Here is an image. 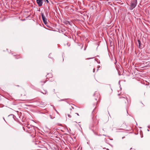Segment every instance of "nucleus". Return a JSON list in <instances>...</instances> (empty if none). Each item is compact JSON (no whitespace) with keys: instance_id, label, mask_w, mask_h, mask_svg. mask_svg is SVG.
Instances as JSON below:
<instances>
[{"instance_id":"obj_16","label":"nucleus","mask_w":150,"mask_h":150,"mask_svg":"<svg viewBox=\"0 0 150 150\" xmlns=\"http://www.w3.org/2000/svg\"><path fill=\"white\" fill-rule=\"evenodd\" d=\"M121 93H119L117 94V95L118 96H119L121 94Z\"/></svg>"},{"instance_id":"obj_21","label":"nucleus","mask_w":150,"mask_h":150,"mask_svg":"<svg viewBox=\"0 0 150 150\" xmlns=\"http://www.w3.org/2000/svg\"><path fill=\"white\" fill-rule=\"evenodd\" d=\"M79 126L81 127V125H80V124H79Z\"/></svg>"},{"instance_id":"obj_13","label":"nucleus","mask_w":150,"mask_h":150,"mask_svg":"<svg viewBox=\"0 0 150 150\" xmlns=\"http://www.w3.org/2000/svg\"><path fill=\"white\" fill-rule=\"evenodd\" d=\"M45 0V1H46V2L47 3H49V1H48V0Z\"/></svg>"},{"instance_id":"obj_18","label":"nucleus","mask_w":150,"mask_h":150,"mask_svg":"<svg viewBox=\"0 0 150 150\" xmlns=\"http://www.w3.org/2000/svg\"><path fill=\"white\" fill-rule=\"evenodd\" d=\"M75 114H76L78 116H79V114L78 113H75Z\"/></svg>"},{"instance_id":"obj_15","label":"nucleus","mask_w":150,"mask_h":150,"mask_svg":"<svg viewBox=\"0 0 150 150\" xmlns=\"http://www.w3.org/2000/svg\"><path fill=\"white\" fill-rule=\"evenodd\" d=\"M94 58V57H91V58H88L87 59H93Z\"/></svg>"},{"instance_id":"obj_14","label":"nucleus","mask_w":150,"mask_h":150,"mask_svg":"<svg viewBox=\"0 0 150 150\" xmlns=\"http://www.w3.org/2000/svg\"><path fill=\"white\" fill-rule=\"evenodd\" d=\"M100 66H98V67H97L98 69H97V71H98V69L99 68H100Z\"/></svg>"},{"instance_id":"obj_11","label":"nucleus","mask_w":150,"mask_h":150,"mask_svg":"<svg viewBox=\"0 0 150 150\" xmlns=\"http://www.w3.org/2000/svg\"><path fill=\"white\" fill-rule=\"evenodd\" d=\"M49 57L51 58H53V54L52 53H50L49 55Z\"/></svg>"},{"instance_id":"obj_10","label":"nucleus","mask_w":150,"mask_h":150,"mask_svg":"<svg viewBox=\"0 0 150 150\" xmlns=\"http://www.w3.org/2000/svg\"><path fill=\"white\" fill-rule=\"evenodd\" d=\"M41 92L43 94H45L47 93V91L46 90H43Z\"/></svg>"},{"instance_id":"obj_7","label":"nucleus","mask_w":150,"mask_h":150,"mask_svg":"<svg viewBox=\"0 0 150 150\" xmlns=\"http://www.w3.org/2000/svg\"><path fill=\"white\" fill-rule=\"evenodd\" d=\"M43 0H37L36 2L39 6H41L42 5Z\"/></svg>"},{"instance_id":"obj_12","label":"nucleus","mask_w":150,"mask_h":150,"mask_svg":"<svg viewBox=\"0 0 150 150\" xmlns=\"http://www.w3.org/2000/svg\"><path fill=\"white\" fill-rule=\"evenodd\" d=\"M137 41H138V42L139 43V48H140V47L141 42L139 40H137Z\"/></svg>"},{"instance_id":"obj_8","label":"nucleus","mask_w":150,"mask_h":150,"mask_svg":"<svg viewBox=\"0 0 150 150\" xmlns=\"http://www.w3.org/2000/svg\"><path fill=\"white\" fill-rule=\"evenodd\" d=\"M15 57V58L16 59H18L19 58H21V56L19 54H17V55H15L13 54V55Z\"/></svg>"},{"instance_id":"obj_20","label":"nucleus","mask_w":150,"mask_h":150,"mask_svg":"<svg viewBox=\"0 0 150 150\" xmlns=\"http://www.w3.org/2000/svg\"><path fill=\"white\" fill-rule=\"evenodd\" d=\"M27 127H28V128H30L29 127H28V126H27Z\"/></svg>"},{"instance_id":"obj_19","label":"nucleus","mask_w":150,"mask_h":150,"mask_svg":"<svg viewBox=\"0 0 150 150\" xmlns=\"http://www.w3.org/2000/svg\"><path fill=\"white\" fill-rule=\"evenodd\" d=\"M62 61H63L64 60V59H63V57H62Z\"/></svg>"},{"instance_id":"obj_17","label":"nucleus","mask_w":150,"mask_h":150,"mask_svg":"<svg viewBox=\"0 0 150 150\" xmlns=\"http://www.w3.org/2000/svg\"><path fill=\"white\" fill-rule=\"evenodd\" d=\"M95 71V68H94L93 70V72H94Z\"/></svg>"},{"instance_id":"obj_22","label":"nucleus","mask_w":150,"mask_h":150,"mask_svg":"<svg viewBox=\"0 0 150 150\" xmlns=\"http://www.w3.org/2000/svg\"><path fill=\"white\" fill-rule=\"evenodd\" d=\"M27 106H29V105H27Z\"/></svg>"},{"instance_id":"obj_5","label":"nucleus","mask_w":150,"mask_h":150,"mask_svg":"<svg viewBox=\"0 0 150 150\" xmlns=\"http://www.w3.org/2000/svg\"><path fill=\"white\" fill-rule=\"evenodd\" d=\"M47 81V80H46L41 79L40 81L39 84L41 86H43L44 84Z\"/></svg>"},{"instance_id":"obj_1","label":"nucleus","mask_w":150,"mask_h":150,"mask_svg":"<svg viewBox=\"0 0 150 150\" xmlns=\"http://www.w3.org/2000/svg\"><path fill=\"white\" fill-rule=\"evenodd\" d=\"M100 96L98 92H95L93 97L92 101L95 105H96L100 99Z\"/></svg>"},{"instance_id":"obj_3","label":"nucleus","mask_w":150,"mask_h":150,"mask_svg":"<svg viewBox=\"0 0 150 150\" xmlns=\"http://www.w3.org/2000/svg\"><path fill=\"white\" fill-rule=\"evenodd\" d=\"M137 0H133L131 3V7L132 8V9L134 8L137 5Z\"/></svg>"},{"instance_id":"obj_9","label":"nucleus","mask_w":150,"mask_h":150,"mask_svg":"<svg viewBox=\"0 0 150 150\" xmlns=\"http://www.w3.org/2000/svg\"><path fill=\"white\" fill-rule=\"evenodd\" d=\"M66 117L67 118L69 119L71 117V115L69 114L66 115Z\"/></svg>"},{"instance_id":"obj_2","label":"nucleus","mask_w":150,"mask_h":150,"mask_svg":"<svg viewBox=\"0 0 150 150\" xmlns=\"http://www.w3.org/2000/svg\"><path fill=\"white\" fill-rule=\"evenodd\" d=\"M119 101L120 103L124 105L127 102V100L126 98L123 97H121L120 98Z\"/></svg>"},{"instance_id":"obj_4","label":"nucleus","mask_w":150,"mask_h":150,"mask_svg":"<svg viewBox=\"0 0 150 150\" xmlns=\"http://www.w3.org/2000/svg\"><path fill=\"white\" fill-rule=\"evenodd\" d=\"M121 126L120 127L121 128L119 129H124L127 128V125L125 123H123L122 124H120Z\"/></svg>"},{"instance_id":"obj_6","label":"nucleus","mask_w":150,"mask_h":150,"mask_svg":"<svg viewBox=\"0 0 150 150\" xmlns=\"http://www.w3.org/2000/svg\"><path fill=\"white\" fill-rule=\"evenodd\" d=\"M41 16L42 17V19L43 21V22L45 24H46L47 23V20L46 18L45 17V16H44V14L42 13H41Z\"/></svg>"}]
</instances>
